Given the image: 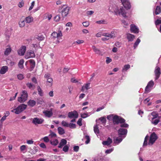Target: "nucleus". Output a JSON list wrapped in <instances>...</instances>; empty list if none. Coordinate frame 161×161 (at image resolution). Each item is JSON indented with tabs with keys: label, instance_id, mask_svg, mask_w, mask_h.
<instances>
[{
	"label": "nucleus",
	"instance_id": "nucleus-55",
	"mask_svg": "<svg viewBox=\"0 0 161 161\" xmlns=\"http://www.w3.org/2000/svg\"><path fill=\"white\" fill-rule=\"evenodd\" d=\"M35 2L34 1H33L32 3H31V6H30L29 9V11H30L31 10V9H32L33 8V7L35 5Z\"/></svg>",
	"mask_w": 161,
	"mask_h": 161
},
{
	"label": "nucleus",
	"instance_id": "nucleus-13",
	"mask_svg": "<svg viewBox=\"0 0 161 161\" xmlns=\"http://www.w3.org/2000/svg\"><path fill=\"white\" fill-rule=\"evenodd\" d=\"M26 47L25 46H22L18 51V53L19 55L23 56L24 55L26 51Z\"/></svg>",
	"mask_w": 161,
	"mask_h": 161
},
{
	"label": "nucleus",
	"instance_id": "nucleus-2",
	"mask_svg": "<svg viewBox=\"0 0 161 161\" xmlns=\"http://www.w3.org/2000/svg\"><path fill=\"white\" fill-rule=\"evenodd\" d=\"M28 96V95L27 91L25 90H23L22 91V94L21 95V96L18 98V101L21 103H24L27 100Z\"/></svg>",
	"mask_w": 161,
	"mask_h": 161
},
{
	"label": "nucleus",
	"instance_id": "nucleus-63",
	"mask_svg": "<svg viewBox=\"0 0 161 161\" xmlns=\"http://www.w3.org/2000/svg\"><path fill=\"white\" fill-rule=\"evenodd\" d=\"M161 24V19H157L155 21V24L156 25Z\"/></svg>",
	"mask_w": 161,
	"mask_h": 161
},
{
	"label": "nucleus",
	"instance_id": "nucleus-37",
	"mask_svg": "<svg viewBox=\"0 0 161 161\" xmlns=\"http://www.w3.org/2000/svg\"><path fill=\"white\" fill-rule=\"evenodd\" d=\"M36 38L38 40L40 41H42V40H44V39L45 38L42 35L37 36L36 37Z\"/></svg>",
	"mask_w": 161,
	"mask_h": 161
},
{
	"label": "nucleus",
	"instance_id": "nucleus-46",
	"mask_svg": "<svg viewBox=\"0 0 161 161\" xmlns=\"http://www.w3.org/2000/svg\"><path fill=\"white\" fill-rule=\"evenodd\" d=\"M149 137V136L147 135L145 138L144 142L143 144V146H147V139Z\"/></svg>",
	"mask_w": 161,
	"mask_h": 161
},
{
	"label": "nucleus",
	"instance_id": "nucleus-4",
	"mask_svg": "<svg viewBox=\"0 0 161 161\" xmlns=\"http://www.w3.org/2000/svg\"><path fill=\"white\" fill-rule=\"evenodd\" d=\"M158 138L157 135L155 132H153L150 136L148 144L149 145H152L158 139Z\"/></svg>",
	"mask_w": 161,
	"mask_h": 161
},
{
	"label": "nucleus",
	"instance_id": "nucleus-40",
	"mask_svg": "<svg viewBox=\"0 0 161 161\" xmlns=\"http://www.w3.org/2000/svg\"><path fill=\"white\" fill-rule=\"evenodd\" d=\"M141 41L138 38L137 40H136V42H135V43L134 44V49L136 48L139 43Z\"/></svg>",
	"mask_w": 161,
	"mask_h": 161
},
{
	"label": "nucleus",
	"instance_id": "nucleus-9",
	"mask_svg": "<svg viewBox=\"0 0 161 161\" xmlns=\"http://www.w3.org/2000/svg\"><path fill=\"white\" fill-rule=\"evenodd\" d=\"M43 113L46 117L50 118L53 115V109L51 108L50 110H45L43 111Z\"/></svg>",
	"mask_w": 161,
	"mask_h": 161
},
{
	"label": "nucleus",
	"instance_id": "nucleus-56",
	"mask_svg": "<svg viewBox=\"0 0 161 161\" xmlns=\"http://www.w3.org/2000/svg\"><path fill=\"white\" fill-rule=\"evenodd\" d=\"M121 22L124 25V26L126 27V26L128 25V24L124 20H121Z\"/></svg>",
	"mask_w": 161,
	"mask_h": 161
},
{
	"label": "nucleus",
	"instance_id": "nucleus-45",
	"mask_svg": "<svg viewBox=\"0 0 161 161\" xmlns=\"http://www.w3.org/2000/svg\"><path fill=\"white\" fill-rule=\"evenodd\" d=\"M68 127H69L71 129H75L76 128V126L75 124L72 123H70L69 124Z\"/></svg>",
	"mask_w": 161,
	"mask_h": 161
},
{
	"label": "nucleus",
	"instance_id": "nucleus-43",
	"mask_svg": "<svg viewBox=\"0 0 161 161\" xmlns=\"http://www.w3.org/2000/svg\"><path fill=\"white\" fill-rule=\"evenodd\" d=\"M96 23L98 24H106V22L104 19L97 21Z\"/></svg>",
	"mask_w": 161,
	"mask_h": 161
},
{
	"label": "nucleus",
	"instance_id": "nucleus-53",
	"mask_svg": "<svg viewBox=\"0 0 161 161\" xmlns=\"http://www.w3.org/2000/svg\"><path fill=\"white\" fill-rule=\"evenodd\" d=\"M60 18L59 15H58L54 17V20L56 22H58L59 21Z\"/></svg>",
	"mask_w": 161,
	"mask_h": 161
},
{
	"label": "nucleus",
	"instance_id": "nucleus-47",
	"mask_svg": "<svg viewBox=\"0 0 161 161\" xmlns=\"http://www.w3.org/2000/svg\"><path fill=\"white\" fill-rule=\"evenodd\" d=\"M159 119H156L154 120H151V123L155 125H157L159 122Z\"/></svg>",
	"mask_w": 161,
	"mask_h": 161
},
{
	"label": "nucleus",
	"instance_id": "nucleus-48",
	"mask_svg": "<svg viewBox=\"0 0 161 161\" xmlns=\"http://www.w3.org/2000/svg\"><path fill=\"white\" fill-rule=\"evenodd\" d=\"M99 120L101 121L102 123H105L106 122V118L103 117H101L99 119Z\"/></svg>",
	"mask_w": 161,
	"mask_h": 161
},
{
	"label": "nucleus",
	"instance_id": "nucleus-30",
	"mask_svg": "<svg viewBox=\"0 0 161 161\" xmlns=\"http://www.w3.org/2000/svg\"><path fill=\"white\" fill-rule=\"evenodd\" d=\"M92 48L94 51L96 53L99 55H102L101 54L102 53L100 51L99 49L97 48L95 46H93L92 47Z\"/></svg>",
	"mask_w": 161,
	"mask_h": 161
},
{
	"label": "nucleus",
	"instance_id": "nucleus-57",
	"mask_svg": "<svg viewBox=\"0 0 161 161\" xmlns=\"http://www.w3.org/2000/svg\"><path fill=\"white\" fill-rule=\"evenodd\" d=\"M31 81L33 83L35 84L37 83V79L35 77H33L32 78Z\"/></svg>",
	"mask_w": 161,
	"mask_h": 161
},
{
	"label": "nucleus",
	"instance_id": "nucleus-54",
	"mask_svg": "<svg viewBox=\"0 0 161 161\" xmlns=\"http://www.w3.org/2000/svg\"><path fill=\"white\" fill-rule=\"evenodd\" d=\"M82 119L81 118H80L77 121V124L80 126H81L82 125Z\"/></svg>",
	"mask_w": 161,
	"mask_h": 161
},
{
	"label": "nucleus",
	"instance_id": "nucleus-6",
	"mask_svg": "<svg viewBox=\"0 0 161 161\" xmlns=\"http://www.w3.org/2000/svg\"><path fill=\"white\" fill-rule=\"evenodd\" d=\"M65 6L64 5V7ZM70 10V8L69 7L66 6L65 7H63L62 10L61 11V15L64 18L69 14Z\"/></svg>",
	"mask_w": 161,
	"mask_h": 161
},
{
	"label": "nucleus",
	"instance_id": "nucleus-11",
	"mask_svg": "<svg viewBox=\"0 0 161 161\" xmlns=\"http://www.w3.org/2000/svg\"><path fill=\"white\" fill-rule=\"evenodd\" d=\"M154 73L156 76L155 79L157 80L159 78L161 73L160 68L158 66L156 67L154 70Z\"/></svg>",
	"mask_w": 161,
	"mask_h": 161
},
{
	"label": "nucleus",
	"instance_id": "nucleus-3",
	"mask_svg": "<svg viewBox=\"0 0 161 161\" xmlns=\"http://www.w3.org/2000/svg\"><path fill=\"white\" fill-rule=\"evenodd\" d=\"M125 120L123 118L119 117L118 116L115 115L113 118V122L114 124H118L119 123H124Z\"/></svg>",
	"mask_w": 161,
	"mask_h": 161
},
{
	"label": "nucleus",
	"instance_id": "nucleus-8",
	"mask_svg": "<svg viewBox=\"0 0 161 161\" xmlns=\"http://www.w3.org/2000/svg\"><path fill=\"white\" fill-rule=\"evenodd\" d=\"M102 36L109 37L110 38H113L116 36V32L114 31H112L110 33H104L102 34Z\"/></svg>",
	"mask_w": 161,
	"mask_h": 161
},
{
	"label": "nucleus",
	"instance_id": "nucleus-25",
	"mask_svg": "<svg viewBox=\"0 0 161 161\" xmlns=\"http://www.w3.org/2000/svg\"><path fill=\"white\" fill-rule=\"evenodd\" d=\"M127 37L129 41H132L135 38V36L131 34H128Z\"/></svg>",
	"mask_w": 161,
	"mask_h": 161
},
{
	"label": "nucleus",
	"instance_id": "nucleus-51",
	"mask_svg": "<svg viewBox=\"0 0 161 161\" xmlns=\"http://www.w3.org/2000/svg\"><path fill=\"white\" fill-rule=\"evenodd\" d=\"M69 148V146L67 145H65L63 148V150L65 152H67Z\"/></svg>",
	"mask_w": 161,
	"mask_h": 161
},
{
	"label": "nucleus",
	"instance_id": "nucleus-7",
	"mask_svg": "<svg viewBox=\"0 0 161 161\" xmlns=\"http://www.w3.org/2000/svg\"><path fill=\"white\" fill-rule=\"evenodd\" d=\"M78 114L76 110L69 112L68 114V116L70 119H76L78 117Z\"/></svg>",
	"mask_w": 161,
	"mask_h": 161
},
{
	"label": "nucleus",
	"instance_id": "nucleus-29",
	"mask_svg": "<svg viewBox=\"0 0 161 161\" xmlns=\"http://www.w3.org/2000/svg\"><path fill=\"white\" fill-rule=\"evenodd\" d=\"M24 62V61L23 59H21L19 60L18 63V66L20 69H22L24 68L23 64Z\"/></svg>",
	"mask_w": 161,
	"mask_h": 161
},
{
	"label": "nucleus",
	"instance_id": "nucleus-12",
	"mask_svg": "<svg viewBox=\"0 0 161 161\" xmlns=\"http://www.w3.org/2000/svg\"><path fill=\"white\" fill-rule=\"evenodd\" d=\"M154 84V82L153 80H151L148 83L145 89V92L146 93H147L150 91L149 88L153 87Z\"/></svg>",
	"mask_w": 161,
	"mask_h": 161
},
{
	"label": "nucleus",
	"instance_id": "nucleus-31",
	"mask_svg": "<svg viewBox=\"0 0 161 161\" xmlns=\"http://www.w3.org/2000/svg\"><path fill=\"white\" fill-rule=\"evenodd\" d=\"M29 62L31 64V68L33 69L35 67V62L33 59H30L29 60Z\"/></svg>",
	"mask_w": 161,
	"mask_h": 161
},
{
	"label": "nucleus",
	"instance_id": "nucleus-15",
	"mask_svg": "<svg viewBox=\"0 0 161 161\" xmlns=\"http://www.w3.org/2000/svg\"><path fill=\"white\" fill-rule=\"evenodd\" d=\"M130 31L131 32L137 33L139 32V29L135 25H130Z\"/></svg>",
	"mask_w": 161,
	"mask_h": 161
},
{
	"label": "nucleus",
	"instance_id": "nucleus-36",
	"mask_svg": "<svg viewBox=\"0 0 161 161\" xmlns=\"http://www.w3.org/2000/svg\"><path fill=\"white\" fill-rule=\"evenodd\" d=\"M130 68V64H126L125 65L124 67L122 69V71L123 72L124 71H126L128 69H129Z\"/></svg>",
	"mask_w": 161,
	"mask_h": 161
},
{
	"label": "nucleus",
	"instance_id": "nucleus-19",
	"mask_svg": "<svg viewBox=\"0 0 161 161\" xmlns=\"http://www.w3.org/2000/svg\"><path fill=\"white\" fill-rule=\"evenodd\" d=\"M90 83L85 84L82 87L81 91L83 92L85 89L87 90L90 89Z\"/></svg>",
	"mask_w": 161,
	"mask_h": 161
},
{
	"label": "nucleus",
	"instance_id": "nucleus-20",
	"mask_svg": "<svg viewBox=\"0 0 161 161\" xmlns=\"http://www.w3.org/2000/svg\"><path fill=\"white\" fill-rule=\"evenodd\" d=\"M67 141L65 139H62L58 146V147L59 148H62L65 145Z\"/></svg>",
	"mask_w": 161,
	"mask_h": 161
},
{
	"label": "nucleus",
	"instance_id": "nucleus-1",
	"mask_svg": "<svg viewBox=\"0 0 161 161\" xmlns=\"http://www.w3.org/2000/svg\"><path fill=\"white\" fill-rule=\"evenodd\" d=\"M26 107V105L22 104L19 105L16 108L12 110L11 111L14 112L16 114H19L25 109Z\"/></svg>",
	"mask_w": 161,
	"mask_h": 161
},
{
	"label": "nucleus",
	"instance_id": "nucleus-24",
	"mask_svg": "<svg viewBox=\"0 0 161 161\" xmlns=\"http://www.w3.org/2000/svg\"><path fill=\"white\" fill-rule=\"evenodd\" d=\"M27 104L31 107H33L36 104V102L32 100H30L27 103Z\"/></svg>",
	"mask_w": 161,
	"mask_h": 161
},
{
	"label": "nucleus",
	"instance_id": "nucleus-62",
	"mask_svg": "<svg viewBox=\"0 0 161 161\" xmlns=\"http://www.w3.org/2000/svg\"><path fill=\"white\" fill-rule=\"evenodd\" d=\"M79 147L78 146H75L73 147L74 150L76 152H77L79 151Z\"/></svg>",
	"mask_w": 161,
	"mask_h": 161
},
{
	"label": "nucleus",
	"instance_id": "nucleus-23",
	"mask_svg": "<svg viewBox=\"0 0 161 161\" xmlns=\"http://www.w3.org/2000/svg\"><path fill=\"white\" fill-rule=\"evenodd\" d=\"M25 20L27 23H29L32 22L33 20V18L31 16H28L25 18Z\"/></svg>",
	"mask_w": 161,
	"mask_h": 161
},
{
	"label": "nucleus",
	"instance_id": "nucleus-61",
	"mask_svg": "<svg viewBox=\"0 0 161 161\" xmlns=\"http://www.w3.org/2000/svg\"><path fill=\"white\" fill-rule=\"evenodd\" d=\"M112 60L111 58H110L108 57H107L106 58V63L108 64L111 62L112 61Z\"/></svg>",
	"mask_w": 161,
	"mask_h": 161
},
{
	"label": "nucleus",
	"instance_id": "nucleus-32",
	"mask_svg": "<svg viewBox=\"0 0 161 161\" xmlns=\"http://www.w3.org/2000/svg\"><path fill=\"white\" fill-rule=\"evenodd\" d=\"M11 51V49L9 47L7 48L4 52V54L5 55L8 56V55Z\"/></svg>",
	"mask_w": 161,
	"mask_h": 161
},
{
	"label": "nucleus",
	"instance_id": "nucleus-49",
	"mask_svg": "<svg viewBox=\"0 0 161 161\" xmlns=\"http://www.w3.org/2000/svg\"><path fill=\"white\" fill-rule=\"evenodd\" d=\"M61 124L63 126L66 127H68L69 124L67 122H66L64 120L62 121Z\"/></svg>",
	"mask_w": 161,
	"mask_h": 161
},
{
	"label": "nucleus",
	"instance_id": "nucleus-16",
	"mask_svg": "<svg viewBox=\"0 0 161 161\" xmlns=\"http://www.w3.org/2000/svg\"><path fill=\"white\" fill-rule=\"evenodd\" d=\"M127 130L126 129L120 128L118 130V133L119 135H125L127 134Z\"/></svg>",
	"mask_w": 161,
	"mask_h": 161
},
{
	"label": "nucleus",
	"instance_id": "nucleus-42",
	"mask_svg": "<svg viewBox=\"0 0 161 161\" xmlns=\"http://www.w3.org/2000/svg\"><path fill=\"white\" fill-rule=\"evenodd\" d=\"M19 24L20 27H24L25 25V20L20 21L19 23Z\"/></svg>",
	"mask_w": 161,
	"mask_h": 161
},
{
	"label": "nucleus",
	"instance_id": "nucleus-41",
	"mask_svg": "<svg viewBox=\"0 0 161 161\" xmlns=\"http://www.w3.org/2000/svg\"><path fill=\"white\" fill-rule=\"evenodd\" d=\"M50 143L54 146H56L58 143V141L57 139H55L53 141H50Z\"/></svg>",
	"mask_w": 161,
	"mask_h": 161
},
{
	"label": "nucleus",
	"instance_id": "nucleus-27",
	"mask_svg": "<svg viewBox=\"0 0 161 161\" xmlns=\"http://www.w3.org/2000/svg\"><path fill=\"white\" fill-rule=\"evenodd\" d=\"M124 7L126 9H129L131 8L130 3L128 1L123 4Z\"/></svg>",
	"mask_w": 161,
	"mask_h": 161
},
{
	"label": "nucleus",
	"instance_id": "nucleus-21",
	"mask_svg": "<svg viewBox=\"0 0 161 161\" xmlns=\"http://www.w3.org/2000/svg\"><path fill=\"white\" fill-rule=\"evenodd\" d=\"M38 151V149L37 148V147L36 146H34L33 147V149H31L30 151V152L32 154H35Z\"/></svg>",
	"mask_w": 161,
	"mask_h": 161
},
{
	"label": "nucleus",
	"instance_id": "nucleus-14",
	"mask_svg": "<svg viewBox=\"0 0 161 161\" xmlns=\"http://www.w3.org/2000/svg\"><path fill=\"white\" fill-rule=\"evenodd\" d=\"M115 13L116 15L117 14H121L124 17H126V15L125 14L126 13L125 12V10L124 9L123 7H121L119 10L118 11L115 12Z\"/></svg>",
	"mask_w": 161,
	"mask_h": 161
},
{
	"label": "nucleus",
	"instance_id": "nucleus-10",
	"mask_svg": "<svg viewBox=\"0 0 161 161\" xmlns=\"http://www.w3.org/2000/svg\"><path fill=\"white\" fill-rule=\"evenodd\" d=\"M44 121V120L42 119L35 117L33 119L32 123L35 125L41 124Z\"/></svg>",
	"mask_w": 161,
	"mask_h": 161
},
{
	"label": "nucleus",
	"instance_id": "nucleus-22",
	"mask_svg": "<svg viewBox=\"0 0 161 161\" xmlns=\"http://www.w3.org/2000/svg\"><path fill=\"white\" fill-rule=\"evenodd\" d=\"M53 79L50 78L47 79L46 85L49 87H51L53 85Z\"/></svg>",
	"mask_w": 161,
	"mask_h": 161
},
{
	"label": "nucleus",
	"instance_id": "nucleus-44",
	"mask_svg": "<svg viewBox=\"0 0 161 161\" xmlns=\"http://www.w3.org/2000/svg\"><path fill=\"white\" fill-rule=\"evenodd\" d=\"M28 52L29 53L31 57L35 58V57L36 55L33 51L31 50Z\"/></svg>",
	"mask_w": 161,
	"mask_h": 161
},
{
	"label": "nucleus",
	"instance_id": "nucleus-33",
	"mask_svg": "<svg viewBox=\"0 0 161 161\" xmlns=\"http://www.w3.org/2000/svg\"><path fill=\"white\" fill-rule=\"evenodd\" d=\"M161 12V8L159 6H158L156 7L155 9V14L156 15L159 14Z\"/></svg>",
	"mask_w": 161,
	"mask_h": 161
},
{
	"label": "nucleus",
	"instance_id": "nucleus-18",
	"mask_svg": "<svg viewBox=\"0 0 161 161\" xmlns=\"http://www.w3.org/2000/svg\"><path fill=\"white\" fill-rule=\"evenodd\" d=\"M112 142V140L110 137H108L106 141H103L102 143L103 145L108 146Z\"/></svg>",
	"mask_w": 161,
	"mask_h": 161
},
{
	"label": "nucleus",
	"instance_id": "nucleus-34",
	"mask_svg": "<svg viewBox=\"0 0 161 161\" xmlns=\"http://www.w3.org/2000/svg\"><path fill=\"white\" fill-rule=\"evenodd\" d=\"M37 88L38 94L41 96H43V92L40 87L39 86H38Z\"/></svg>",
	"mask_w": 161,
	"mask_h": 161
},
{
	"label": "nucleus",
	"instance_id": "nucleus-60",
	"mask_svg": "<svg viewBox=\"0 0 161 161\" xmlns=\"http://www.w3.org/2000/svg\"><path fill=\"white\" fill-rule=\"evenodd\" d=\"M88 116L87 113H84L81 114V117L83 118H85Z\"/></svg>",
	"mask_w": 161,
	"mask_h": 161
},
{
	"label": "nucleus",
	"instance_id": "nucleus-52",
	"mask_svg": "<svg viewBox=\"0 0 161 161\" xmlns=\"http://www.w3.org/2000/svg\"><path fill=\"white\" fill-rule=\"evenodd\" d=\"M122 140V139L121 138H116L114 141V142L115 143L118 142V143H119Z\"/></svg>",
	"mask_w": 161,
	"mask_h": 161
},
{
	"label": "nucleus",
	"instance_id": "nucleus-17",
	"mask_svg": "<svg viewBox=\"0 0 161 161\" xmlns=\"http://www.w3.org/2000/svg\"><path fill=\"white\" fill-rule=\"evenodd\" d=\"M8 70V68L7 66H5L2 67L0 70V73L2 74H5Z\"/></svg>",
	"mask_w": 161,
	"mask_h": 161
},
{
	"label": "nucleus",
	"instance_id": "nucleus-59",
	"mask_svg": "<svg viewBox=\"0 0 161 161\" xmlns=\"http://www.w3.org/2000/svg\"><path fill=\"white\" fill-rule=\"evenodd\" d=\"M124 124H122L120 125V126L121 127H125L127 128L129 126V125L128 124L126 123H123Z\"/></svg>",
	"mask_w": 161,
	"mask_h": 161
},
{
	"label": "nucleus",
	"instance_id": "nucleus-26",
	"mask_svg": "<svg viewBox=\"0 0 161 161\" xmlns=\"http://www.w3.org/2000/svg\"><path fill=\"white\" fill-rule=\"evenodd\" d=\"M151 114L153 116V117L152 119V120H153L154 119L157 118L158 116V114L155 111L151 113Z\"/></svg>",
	"mask_w": 161,
	"mask_h": 161
},
{
	"label": "nucleus",
	"instance_id": "nucleus-39",
	"mask_svg": "<svg viewBox=\"0 0 161 161\" xmlns=\"http://www.w3.org/2000/svg\"><path fill=\"white\" fill-rule=\"evenodd\" d=\"M94 131L95 133L96 134L99 133V130L97 125H95L94 126Z\"/></svg>",
	"mask_w": 161,
	"mask_h": 161
},
{
	"label": "nucleus",
	"instance_id": "nucleus-64",
	"mask_svg": "<svg viewBox=\"0 0 161 161\" xmlns=\"http://www.w3.org/2000/svg\"><path fill=\"white\" fill-rule=\"evenodd\" d=\"M24 5V2L23 1H22L21 2H19L18 4V6L19 8L22 7Z\"/></svg>",
	"mask_w": 161,
	"mask_h": 161
},
{
	"label": "nucleus",
	"instance_id": "nucleus-50",
	"mask_svg": "<svg viewBox=\"0 0 161 161\" xmlns=\"http://www.w3.org/2000/svg\"><path fill=\"white\" fill-rule=\"evenodd\" d=\"M17 78L19 80H22L24 78V75L21 74H19L17 76Z\"/></svg>",
	"mask_w": 161,
	"mask_h": 161
},
{
	"label": "nucleus",
	"instance_id": "nucleus-5",
	"mask_svg": "<svg viewBox=\"0 0 161 161\" xmlns=\"http://www.w3.org/2000/svg\"><path fill=\"white\" fill-rule=\"evenodd\" d=\"M62 36V34L60 31H58V32L54 31L53 32L51 35L52 38H53L54 39L57 38V40L61 39Z\"/></svg>",
	"mask_w": 161,
	"mask_h": 161
},
{
	"label": "nucleus",
	"instance_id": "nucleus-28",
	"mask_svg": "<svg viewBox=\"0 0 161 161\" xmlns=\"http://www.w3.org/2000/svg\"><path fill=\"white\" fill-rule=\"evenodd\" d=\"M58 130L59 134L60 135H63L65 133L64 129L60 127L58 128Z\"/></svg>",
	"mask_w": 161,
	"mask_h": 161
},
{
	"label": "nucleus",
	"instance_id": "nucleus-38",
	"mask_svg": "<svg viewBox=\"0 0 161 161\" xmlns=\"http://www.w3.org/2000/svg\"><path fill=\"white\" fill-rule=\"evenodd\" d=\"M84 138L86 140V141H85V143L86 144L89 143L90 141V138L89 136L88 135H86Z\"/></svg>",
	"mask_w": 161,
	"mask_h": 161
},
{
	"label": "nucleus",
	"instance_id": "nucleus-58",
	"mask_svg": "<svg viewBox=\"0 0 161 161\" xmlns=\"http://www.w3.org/2000/svg\"><path fill=\"white\" fill-rule=\"evenodd\" d=\"M26 148V146L25 145H23L21 146L20 147V150L21 151H23L25 150Z\"/></svg>",
	"mask_w": 161,
	"mask_h": 161
},
{
	"label": "nucleus",
	"instance_id": "nucleus-35",
	"mask_svg": "<svg viewBox=\"0 0 161 161\" xmlns=\"http://www.w3.org/2000/svg\"><path fill=\"white\" fill-rule=\"evenodd\" d=\"M26 85L29 88V89H31L32 88L33 89H34L35 88V86L33 84H32L31 83H27Z\"/></svg>",
	"mask_w": 161,
	"mask_h": 161
}]
</instances>
